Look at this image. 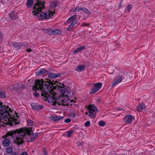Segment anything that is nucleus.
I'll return each instance as SVG.
<instances>
[{"mask_svg": "<svg viewBox=\"0 0 155 155\" xmlns=\"http://www.w3.org/2000/svg\"><path fill=\"white\" fill-rule=\"evenodd\" d=\"M33 131L28 128H21L15 130L13 132L8 133L7 135L13 137L16 136L14 142L18 145L23 143L25 140L28 142L34 141L38 136L37 133L33 134Z\"/></svg>", "mask_w": 155, "mask_h": 155, "instance_id": "nucleus-1", "label": "nucleus"}, {"mask_svg": "<svg viewBox=\"0 0 155 155\" xmlns=\"http://www.w3.org/2000/svg\"><path fill=\"white\" fill-rule=\"evenodd\" d=\"M46 90H43L42 92L41 95L43 97V99L45 101H48V102H55L56 103H58L59 105L65 106L67 105L69 99V97L68 94H65V96L62 95L57 98L55 97L56 93L53 91L50 90L51 89V87L50 86L45 87Z\"/></svg>", "mask_w": 155, "mask_h": 155, "instance_id": "nucleus-2", "label": "nucleus"}, {"mask_svg": "<svg viewBox=\"0 0 155 155\" xmlns=\"http://www.w3.org/2000/svg\"><path fill=\"white\" fill-rule=\"evenodd\" d=\"M47 81H44L43 79H41V81L38 80L36 84V85L35 86L34 88L37 89H40L42 91L46 90V88L45 87L50 86L51 87V89L50 90L53 91V89H56L57 88L59 92L62 95L65 96V94H68V92L67 91H66L64 87V85L63 84H61L60 83L57 84L56 85H54L55 84V82L52 81L51 82V81L49 79H47Z\"/></svg>", "mask_w": 155, "mask_h": 155, "instance_id": "nucleus-3", "label": "nucleus"}, {"mask_svg": "<svg viewBox=\"0 0 155 155\" xmlns=\"http://www.w3.org/2000/svg\"><path fill=\"white\" fill-rule=\"evenodd\" d=\"M5 105H3L2 103L0 104V114H1V121L4 124L9 123L11 125L12 121L15 119L13 116L10 115L8 111L11 112V110L8 106L5 107Z\"/></svg>", "mask_w": 155, "mask_h": 155, "instance_id": "nucleus-4", "label": "nucleus"}, {"mask_svg": "<svg viewBox=\"0 0 155 155\" xmlns=\"http://www.w3.org/2000/svg\"><path fill=\"white\" fill-rule=\"evenodd\" d=\"M47 12L42 11V10H33L32 13L34 15L36 16L39 20H43L44 19L49 18L53 15L54 13V11L48 10Z\"/></svg>", "mask_w": 155, "mask_h": 155, "instance_id": "nucleus-5", "label": "nucleus"}, {"mask_svg": "<svg viewBox=\"0 0 155 155\" xmlns=\"http://www.w3.org/2000/svg\"><path fill=\"white\" fill-rule=\"evenodd\" d=\"M126 77L125 74L122 73H120L117 74L114 77L112 81L111 87L117 85L121 82L125 81L127 79Z\"/></svg>", "mask_w": 155, "mask_h": 155, "instance_id": "nucleus-6", "label": "nucleus"}, {"mask_svg": "<svg viewBox=\"0 0 155 155\" xmlns=\"http://www.w3.org/2000/svg\"><path fill=\"white\" fill-rule=\"evenodd\" d=\"M76 15H74L69 18L67 21V22L70 24L68 27L67 28V30L68 31L73 28L74 25L77 23V21L76 18Z\"/></svg>", "mask_w": 155, "mask_h": 155, "instance_id": "nucleus-7", "label": "nucleus"}, {"mask_svg": "<svg viewBox=\"0 0 155 155\" xmlns=\"http://www.w3.org/2000/svg\"><path fill=\"white\" fill-rule=\"evenodd\" d=\"M87 107L90 114L89 115V116L91 118L94 119L96 116V114L94 112L96 110H97L95 106L92 104L88 106Z\"/></svg>", "mask_w": 155, "mask_h": 155, "instance_id": "nucleus-8", "label": "nucleus"}, {"mask_svg": "<svg viewBox=\"0 0 155 155\" xmlns=\"http://www.w3.org/2000/svg\"><path fill=\"white\" fill-rule=\"evenodd\" d=\"M61 30L59 29H47L45 30L44 32L50 35H56L59 34L61 32Z\"/></svg>", "mask_w": 155, "mask_h": 155, "instance_id": "nucleus-9", "label": "nucleus"}, {"mask_svg": "<svg viewBox=\"0 0 155 155\" xmlns=\"http://www.w3.org/2000/svg\"><path fill=\"white\" fill-rule=\"evenodd\" d=\"M15 130L13 131H11L10 132H8L7 133L5 136L4 137H6V138L4 139L2 142V143L3 144V145L5 146H9L10 144V142L9 140V139H10L11 138H13L15 137H16V136L14 135L13 137H11V136L10 135H7V134L8 133H11V132H13Z\"/></svg>", "mask_w": 155, "mask_h": 155, "instance_id": "nucleus-10", "label": "nucleus"}, {"mask_svg": "<svg viewBox=\"0 0 155 155\" xmlns=\"http://www.w3.org/2000/svg\"><path fill=\"white\" fill-rule=\"evenodd\" d=\"M135 117L131 115H128L125 116L123 120L126 124H130L135 119Z\"/></svg>", "mask_w": 155, "mask_h": 155, "instance_id": "nucleus-11", "label": "nucleus"}, {"mask_svg": "<svg viewBox=\"0 0 155 155\" xmlns=\"http://www.w3.org/2000/svg\"><path fill=\"white\" fill-rule=\"evenodd\" d=\"M37 2L34 5L33 8L34 10H42L44 8V3H43L39 0H36Z\"/></svg>", "mask_w": 155, "mask_h": 155, "instance_id": "nucleus-12", "label": "nucleus"}, {"mask_svg": "<svg viewBox=\"0 0 155 155\" xmlns=\"http://www.w3.org/2000/svg\"><path fill=\"white\" fill-rule=\"evenodd\" d=\"M9 15L10 18L13 20L14 19L17 18V13L15 10H12L9 13Z\"/></svg>", "mask_w": 155, "mask_h": 155, "instance_id": "nucleus-13", "label": "nucleus"}, {"mask_svg": "<svg viewBox=\"0 0 155 155\" xmlns=\"http://www.w3.org/2000/svg\"><path fill=\"white\" fill-rule=\"evenodd\" d=\"M32 108L34 110H41L43 106L41 105H38L35 103H32L31 104Z\"/></svg>", "mask_w": 155, "mask_h": 155, "instance_id": "nucleus-14", "label": "nucleus"}, {"mask_svg": "<svg viewBox=\"0 0 155 155\" xmlns=\"http://www.w3.org/2000/svg\"><path fill=\"white\" fill-rule=\"evenodd\" d=\"M145 106L144 104L143 103H140L137 106L136 110L138 112H140L143 110H145Z\"/></svg>", "mask_w": 155, "mask_h": 155, "instance_id": "nucleus-15", "label": "nucleus"}, {"mask_svg": "<svg viewBox=\"0 0 155 155\" xmlns=\"http://www.w3.org/2000/svg\"><path fill=\"white\" fill-rule=\"evenodd\" d=\"M44 73H48V70L46 69L41 68L36 72L35 74L37 75L38 76Z\"/></svg>", "mask_w": 155, "mask_h": 155, "instance_id": "nucleus-16", "label": "nucleus"}, {"mask_svg": "<svg viewBox=\"0 0 155 155\" xmlns=\"http://www.w3.org/2000/svg\"><path fill=\"white\" fill-rule=\"evenodd\" d=\"M38 80H39L38 79V80H35V84L33 86V90L35 91V93L34 94V96L35 97H37L39 95V94L38 93H37L36 92V90H38V91L40 90L41 92V94L42 93V90H41L40 89H36V88L34 89V87L36 85V84H37V82H38ZM40 81H41V80H40Z\"/></svg>", "mask_w": 155, "mask_h": 155, "instance_id": "nucleus-17", "label": "nucleus"}, {"mask_svg": "<svg viewBox=\"0 0 155 155\" xmlns=\"http://www.w3.org/2000/svg\"><path fill=\"white\" fill-rule=\"evenodd\" d=\"M60 75L59 73H54L50 72L48 74V77L50 78H56L59 77Z\"/></svg>", "mask_w": 155, "mask_h": 155, "instance_id": "nucleus-18", "label": "nucleus"}, {"mask_svg": "<svg viewBox=\"0 0 155 155\" xmlns=\"http://www.w3.org/2000/svg\"><path fill=\"white\" fill-rule=\"evenodd\" d=\"M63 117V116H55L51 117V119L54 121H56L62 119Z\"/></svg>", "mask_w": 155, "mask_h": 155, "instance_id": "nucleus-19", "label": "nucleus"}, {"mask_svg": "<svg viewBox=\"0 0 155 155\" xmlns=\"http://www.w3.org/2000/svg\"><path fill=\"white\" fill-rule=\"evenodd\" d=\"M85 67V66L83 65L77 66L75 69V71L77 72H81L84 70Z\"/></svg>", "mask_w": 155, "mask_h": 155, "instance_id": "nucleus-20", "label": "nucleus"}, {"mask_svg": "<svg viewBox=\"0 0 155 155\" xmlns=\"http://www.w3.org/2000/svg\"><path fill=\"white\" fill-rule=\"evenodd\" d=\"M102 83L101 82H98L95 84L94 85V87H95L98 91L100 90L102 86Z\"/></svg>", "mask_w": 155, "mask_h": 155, "instance_id": "nucleus-21", "label": "nucleus"}, {"mask_svg": "<svg viewBox=\"0 0 155 155\" xmlns=\"http://www.w3.org/2000/svg\"><path fill=\"white\" fill-rule=\"evenodd\" d=\"M34 0H28L27 2V5L28 8L32 5L34 3Z\"/></svg>", "mask_w": 155, "mask_h": 155, "instance_id": "nucleus-22", "label": "nucleus"}, {"mask_svg": "<svg viewBox=\"0 0 155 155\" xmlns=\"http://www.w3.org/2000/svg\"><path fill=\"white\" fill-rule=\"evenodd\" d=\"M58 2L57 1H52L50 3V6L51 7L55 8L58 5Z\"/></svg>", "mask_w": 155, "mask_h": 155, "instance_id": "nucleus-23", "label": "nucleus"}, {"mask_svg": "<svg viewBox=\"0 0 155 155\" xmlns=\"http://www.w3.org/2000/svg\"><path fill=\"white\" fill-rule=\"evenodd\" d=\"M13 150V148L12 147H8L6 149V152L8 154L11 153Z\"/></svg>", "mask_w": 155, "mask_h": 155, "instance_id": "nucleus-24", "label": "nucleus"}, {"mask_svg": "<svg viewBox=\"0 0 155 155\" xmlns=\"http://www.w3.org/2000/svg\"><path fill=\"white\" fill-rule=\"evenodd\" d=\"M73 131L72 130H69L67 131L66 133L67 134V136L68 138H70L71 134L73 133Z\"/></svg>", "mask_w": 155, "mask_h": 155, "instance_id": "nucleus-25", "label": "nucleus"}, {"mask_svg": "<svg viewBox=\"0 0 155 155\" xmlns=\"http://www.w3.org/2000/svg\"><path fill=\"white\" fill-rule=\"evenodd\" d=\"M90 93L91 94H93L95 93L98 91L95 88H91L90 90Z\"/></svg>", "mask_w": 155, "mask_h": 155, "instance_id": "nucleus-26", "label": "nucleus"}, {"mask_svg": "<svg viewBox=\"0 0 155 155\" xmlns=\"http://www.w3.org/2000/svg\"><path fill=\"white\" fill-rule=\"evenodd\" d=\"M23 45H25L24 44V43L21 44L20 43H15L13 44V45L15 47H18V46L21 47Z\"/></svg>", "mask_w": 155, "mask_h": 155, "instance_id": "nucleus-27", "label": "nucleus"}, {"mask_svg": "<svg viewBox=\"0 0 155 155\" xmlns=\"http://www.w3.org/2000/svg\"><path fill=\"white\" fill-rule=\"evenodd\" d=\"M6 96L5 92L2 91H0V97H1L5 98Z\"/></svg>", "mask_w": 155, "mask_h": 155, "instance_id": "nucleus-28", "label": "nucleus"}, {"mask_svg": "<svg viewBox=\"0 0 155 155\" xmlns=\"http://www.w3.org/2000/svg\"><path fill=\"white\" fill-rule=\"evenodd\" d=\"M98 124L100 126L104 127L105 125V123L104 121H101L99 122Z\"/></svg>", "mask_w": 155, "mask_h": 155, "instance_id": "nucleus-29", "label": "nucleus"}, {"mask_svg": "<svg viewBox=\"0 0 155 155\" xmlns=\"http://www.w3.org/2000/svg\"><path fill=\"white\" fill-rule=\"evenodd\" d=\"M114 70L109 68L108 70V73L110 74H112L114 73Z\"/></svg>", "mask_w": 155, "mask_h": 155, "instance_id": "nucleus-30", "label": "nucleus"}, {"mask_svg": "<svg viewBox=\"0 0 155 155\" xmlns=\"http://www.w3.org/2000/svg\"><path fill=\"white\" fill-rule=\"evenodd\" d=\"M74 10H87V8H85L83 7L82 8L81 7H76V8H75Z\"/></svg>", "mask_w": 155, "mask_h": 155, "instance_id": "nucleus-31", "label": "nucleus"}, {"mask_svg": "<svg viewBox=\"0 0 155 155\" xmlns=\"http://www.w3.org/2000/svg\"><path fill=\"white\" fill-rule=\"evenodd\" d=\"M90 122L89 121H87L85 123L84 126L85 127H88L90 126Z\"/></svg>", "mask_w": 155, "mask_h": 155, "instance_id": "nucleus-32", "label": "nucleus"}, {"mask_svg": "<svg viewBox=\"0 0 155 155\" xmlns=\"http://www.w3.org/2000/svg\"><path fill=\"white\" fill-rule=\"evenodd\" d=\"M85 47H86L85 46H82L80 47V48H78V50H79V51L80 52L81 51H82L85 49Z\"/></svg>", "mask_w": 155, "mask_h": 155, "instance_id": "nucleus-33", "label": "nucleus"}, {"mask_svg": "<svg viewBox=\"0 0 155 155\" xmlns=\"http://www.w3.org/2000/svg\"><path fill=\"white\" fill-rule=\"evenodd\" d=\"M28 124L30 126H32L33 124V121L31 120H28Z\"/></svg>", "mask_w": 155, "mask_h": 155, "instance_id": "nucleus-34", "label": "nucleus"}, {"mask_svg": "<svg viewBox=\"0 0 155 155\" xmlns=\"http://www.w3.org/2000/svg\"><path fill=\"white\" fill-rule=\"evenodd\" d=\"M13 117L15 118V119L13 121H12V122H11V124H12L11 125H10L9 123H8V124H7V125H12V124H12V122H15V124H19V122H15V121L16 120V119L15 118V117H14V116L13 115ZM5 125L6 124H5Z\"/></svg>", "mask_w": 155, "mask_h": 155, "instance_id": "nucleus-35", "label": "nucleus"}, {"mask_svg": "<svg viewBox=\"0 0 155 155\" xmlns=\"http://www.w3.org/2000/svg\"><path fill=\"white\" fill-rule=\"evenodd\" d=\"M132 5L131 4L128 5L127 6V10H130L132 8Z\"/></svg>", "mask_w": 155, "mask_h": 155, "instance_id": "nucleus-36", "label": "nucleus"}, {"mask_svg": "<svg viewBox=\"0 0 155 155\" xmlns=\"http://www.w3.org/2000/svg\"><path fill=\"white\" fill-rule=\"evenodd\" d=\"M78 48H77L76 49L74 50L73 51V53L74 54H76V53H78V52H80L79 51V50H78Z\"/></svg>", "mask_w": 155, "mask_h": 155, "instance_id": "nucleus-37", "label": "nucleus"}, {"mask_svg": "<svg viewBox=\"0 0 155 155\" xmlns=\"http://www.w3.org/2000/svg\"><path fill=\"white\" fill-rule=\"evenodd\" d=\"M71 120L69 118H67L64 121L66 123H68L71 121Z\"/></svg>", "mask_w": 155, "mask_h": 155, "instance_id": "nucleus-38", "label": "nucleus"}, {"mask_svg": "<svg viewBox=\"0 0 155 155\" xmlns=\"http://www.w3.org/2000/svg\"><path fill=\"white\" fill-rule=\"evenodd\" d=\"M84 11L85 13L88 15H89L91 13V12H90L89 10H84Z\"/></svg>", "mask_w": 155, "mask_h": 155, "instance_id": "nucleus-39", "label": "nucleus"}, {"mask_svg": "<svg viewBox=\"0 0 155 155\" xmlns=\"http://www.w3.org/2000/svg\"><path fill=\"white\" fill-rule=\"evenodd\" d=\"M82 25L84 26H89V24H88L84 22L83 23Z\"/></svg>", "mask_w": 155, "mask_h": 155, "instance_id": "nucleus-40", "label": "nucleus"}, {"mask_svg": "<svg viewBox=\"0 0 155 155\" xmlns=\"http://www.w3.org/2000/svg\"><path fill=\"white\" fill-rule=\"evenodd\" d=\"M20 155H28L27 152H25L22 153Z\"/></svg>", "mask_w": 155, "mask_h": 155, "instance_id": "nucleus-41", "label": "nucleus"}, {"mask_svg": "<svg viewBox=\"0 0 155 155\" xmlns=\"http://www.w3.org/2000/svg\"><path fill=\"white\" fill-rule=\"evenodd\" d=\"M26 51L28 52H30L31 51V49H30V48H28V49H26Z\"/></svg>", "mask_w": 155, "mask_h": 155, "instance_id": "nucleus-42", "label": "nucleus"}, {"mask_svg": "<svg viewBox=\"0 0 155 155\" xmlns=\"http://www.w3.org/2000/svg\"><path fill=\"white\" fill-rule=\"evenodd\" d=\"M44 155H48V153L46 151H44Z\"/></svg>", "mask_w": 155, "mask_h": 155, "instance_id": "nucleus-43", "label": "nucleus"}, {"mask_svg": "<svg viewBox=\"0 0 155 155\" xmlns=\"http://www.w3.org/2000/svg\"><path fill=\"white\" fill-rule=\"evenodd\" d=\"M11 155H17L15 152H13Z\"/></svg>", "mask_w": 155, "mask_h": 155, "instance_id": "nucleus-44", "label": "nucleus"}, {"mask_svg": "<svg viewBox=\"0 0 155 155\" xmlns=\"http://www.w3.org/2000/svg\"><path fill=\"white\" fill-rule=\"evenodd\" d=\"M122 4V1H121L119 3V6H120V5H121Z\"/></svg>", "mask_w": 155, "mask_h": 155, "instance_id": "nucleus-45", "label": "nucleus"}, {"mask_svg": "<svg viewBox=\"0 0 155 155\" xmlns=\"http://www.w3.org/2000/svg\"><path fill=\"white\" fill-rule=\"evenodd\" d=\"M1 126H4V125L3 124H0V127H1Z\"/></svg>", "mask_w": 155, "mask_h": 155, "instance_id": "nucleus-46", "label": "nucleus"}, {"mask_svg": "<svg viewBox=\"0 0 155 155\" xmlns=\"http://www.w3.org/2000/svg\"><path fill=\"white\" fill-rule=\"evenodd\" d=\"M2 37V34L1 32H0V38Z\"/></svg>", "mask_w": 155, "mask_h": 155, "instance_id": "nucleus-47", "label": "nucleus"}, {"mask_svg": "<svg viewBox=\"0 0 155 155\" xmlns=\"http://www.w3.org/2000/svg\"><path fill=\"white\" fill-rule=\"evenodd\" d=\"M88 114V113L87 112H85V114L87 115Z\"/></svg>", "mask_w": 155, "mask_h": 155, "instance_id": "nucleus-48", "label": "nucleus"}]
</instances>
